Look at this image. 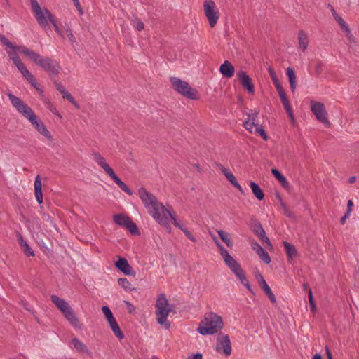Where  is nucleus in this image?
<instances>
[{
	"mask_svg": "<svg viewBox=\"0 0 359 359\" xmlns=\"http://www.w3.org/2000/svg\"><path fill=\"white\" fill-rule=\"evenodd\" d=\"M225 356H229L231 354V343L229 335L219 332L217 338L216 351L222 352Z\"/></svg>",
	"mask_w": 359,
	"mask_h": 359,
	"instance_id": "9b49d317",
	"label": "nucleus"
},
{
	"mask_svg": "<svg viewBox=\"0 0 359 359\" xmlns=\"http://www.w3.org/2000/svg\"><path fill=\"white\" fill-rule=\"evenodd\" d=\"M249 186L251 188L252 192L256 198L259 201H262L264 198V193L261 189L259 185L253 181L249 182Z\"/></svg>",
	"mask_w": 359,
	"mask_h": 359,
	"instance_id": "393cba45",
	"label": "nucleus"
},
{
	"mask_svg": "<svg viewBox=\"0 0 359 359\" xmlns=\"http://www.w3.org/2000/svg\"><path fill=\"white\" fill-rule=\"evenodd\" d=\"M111 330H112L114 334L118 339H122L124 338V334L121 330L116 318L111 321L108 322Z\"/></svg>",
	"mask_w": 359,
	"mask_h": 359,
	"instance_id": "bb28decb",
	"label": "nucleus"
},
{
	"mask_svg": "<svg viewBox=\"0 0 359 359\" xmlns=\"http://www.w3.org/2000/svg\"><path fill=\"white\" fill-rule=\"evenodd\" d=\"M224 262L233 273L242 269L241 264L233 257L226 260Z\"/></svg>",
	"mask_w": 359,
	"mask_h": 359,
	"instance_id": "cd10ccee",
	"label": "nucleus"
},
{
	"mask_svg": "<svg viewBox=\"0 0 359 359\" xmlns=\"http://www.w3.org/2000/svg\"><path fill=\"white\" fill-rule=\"evenodd\" d=\"M23 76L24 79H25L39 94H42L43 93V90L41 88V85L37 82L34 76L27 69L25 65L23 68Z\"/></svg>",
	"mask_w": 359,
	"mask_h": 359,
	"instance_id": "f3484780",
	"label": "nucleus"
},
{
	"mask_svg": "<svg viewBox=\"0 0 359 359\" xmlns=\"http://www.w3.org/2000/svg\"><path fill=\"white\" fill-rule=\"evenodd\" d=\"M254 133L259 135L263 140H268L269 137L266 134L262 126L258 122V126H255Z\"/></svg>",
	"mask_w": 359,
	"mask_h": 359,
	"instance_id": "58836bf2",
	"label": "nucleus"
},
{
	"mask_svg": "<svg viewBox=\"0 0 359 359\" xmlns=\"http://www.w3.org/2000/svg\"><path fill=\"white\" fill-rule=\"evenodd\" d=\"M220 255L222 257L224 262L231 258L232 256L230 255L228 250L224 247L221 250H219Z\"/></svg>",
	"mask_w": 359,
	"mask_h": 359,
	"instance_id": "5fc2aeb1",
	"label": "nucleus"
},
{
	"mask_svg": "<svg viewBox=\"0 0 359 359\" xmlns=\"http://www.w3.org/2000/svg\"><path fill=\"white\" fill-rule=\"evenodd\" d=\"M133 18L132 22L133 27L138 31H142L144 29V22L135 15H133Z\"/></svg>",
	"mask_w": 359,
	"mask_h": 359,
	"instance_id": "a19ab883",
	"label": "nucleus"
},
{
	"mask_svg": "<svg viewBox=\"0 0 359 359\" xmlns=\"http://www.w3.org/2000/svg\"><path fill=\"white\" fill-rule=\"evenodd\" d=\"M168 215H169L170 219L172 220L173 224L177 227L179 229H180L182 231L185 229V227L183 226V224H182L175 217V212H174V210H172V208H171V211H168Z\"/></svg>",
	"mask_w": 359,
	"mask_h": 359,
	"instance_id": "4c0bfd02",
	"label": "nucleus"
},
{
	"mask_svg": "<svg viewBox=\"0 0 359 359\" xmlns=\"http://www.w3.org/2000/svg\"><path fill=\"white\" fill-rule=\"evenodd\" d=\"M124 303L126 304V305L127 306L128 313L130 314L133 313L135 310V306L130 302H129L128 301H124Z\"/></svg>",
	"mask_w": 359,
	"mask_h": 359,
	"instance_id": "0e129e2a",
	"label": "nucleus"
},
{
	"mask_svg": "<svg viewBox=\"0 0 359 359\" xmlns=\"http://www.w3.org/2000/svg\"><path fill=\"white\" fill-rule=\"evenodd\" d=\"M222 318L214 312L206 313L198 324L197 332L201 335H212L224 327Z\"/></svg>",
	"mask_w": 359,
	"mask_h": 359,
	"instance_id": "f03ea898",
	"label": "nucleus"
},
{
	"mask_svg": "<svg viewBox=\"0 0 359 359\" xmlns=\"http://www.w3.org/2000/svg\"><path fill=\"white\" fill-rule=\"evenodd\" d=\"M170 81L173 89L184 97L192 100L199 99L197 90L192 88L188 82L177 77H170Z\"/></svg>",
	"mask_w": 359,
	"mask_h": 359,
	"instance_id": "20e7f679",
	"label": "nucleus"
},
{
	"mask_svg": "<svg viewBox=\"0 0 359 359\" xmlns=\"http://www.w3.org/2000/svg\"><path fill=\"white\" fill-rule=\"evenodd\" d=\"M39 66L48 74L50 80L56 79L61 69L59 62L50 57L42 58Z\"/></svg>",
	"mask_w": 359,
	"mask_h": 359,
	"instance_id": "0eeeda50",
	"label": "nucleus"
},
{
	"mask_svg": "<svg viewBox=\"0 0 359 359\" xmlns=\"http://www.w3.org/2000/svg\"><path fill=\"white\" fill-rule=\"evenodd\" d=\"M234 275L236 276L238 279H239L241 283L242 284L243 282L246 281L247 278L245 276V273L244 271L242 269L240 270V271H237L234 273Z\"/></svg>",
	"mask_w": 359,
	"mask_h": 359,
	"instance_id": "8fccbe9b",
	"label": "nucleus"
},
{
	"mask_svg": "<svg viewBox=\"0 0 359 359\" xmlns=\"http://www.w3.org/2000/svg\"><path fill=\"white\" fill-rule=\"evenodd\" d=\"M24 117L27 118L32 126L43 136L48 140L52 139V135L46 128L42 121L37 117L32 109L25 103L23 106Z\"/></svg>",
	"mask_w": 359,
	"mask_h": 359,
	"instance_id": "39448f33",
	"label": "nucleus"
},
{
	"mask_svg": "<svg viewBox=\"0 0 359 359\" xmlns=\"http://www.w3.org/2000/svg\"><path fill=\"white\" fill-rule=\"evenodd\" d=\"M72 344L79 352L86 353L89 352V350L88 349L87 346L77 338H73L72 339Z\"/></svg>",
	"mask_w": 359,
	"mask_h": 359,
	"instance_id": "473e14b6",
	"label": "nucleus"
},
{
	"mask_svg": "<svg viewBox=\"0 0 359 359\" xmlns=\"http://www.w3.org/2000/svg\"><path fill=\"white\" fill-rule=\"evenodd\" d=\"M259 240L262 243H265L267 246H269L271 248H273V245H272L269 238L266 236V235L264 236L263 238H261Z\"/></svg>",
	"mask_w": 359,
	"mask_h": 359,
	"instance_id": "680f3d73",
	"label": "nucleus"
},
{
	"mask_svg": "<svg viewBox=\"0 0 359 359\" xmlns=\"http://www.w3.org/2000/svg\"><path fill=\"white\" fill-rule=\"evenodd\" d=\"M62 314L74 327L81 328V325L71 306L65 312H63Z\"/></svg>",
	"mask_w": 359,
	"mask_h": 359,
	"instance_id": "6ab92c4d",
	"label": "nucleus"
},
{
	"mask_svg": "<svg viewBox=\"0 0 359 359\" xmlns=\"http://www.w3.org/2000/svg\"><path fill=\"white\" fill-rule=\"evenodd\" d=\"M50 299L52 302L57 307V309L61 311L62 313L63 312H65V311L70 307L69 304L65 301L64 299L60 298L55 294H52L50 296Z\"/></svg>",
	"mask_w": 359,
	"mask_h": 359,
	"instance_id": "4be33fe9",
	"label": "nucleus"
},
{
	"mask_svg": "<svg viewBox=\"0 0 359 359\" xmlns=\"http://www.w3.org/2000/svg\"><path fill=\"white\" fill-rule=\"evenodd\" d=\"M219 72L223 77L230 79L234 75L235 68L229 60H225L219 67Z\"/></svg>",
	"mask_w": 359,
	"mask_h": 359,
	"instance_id": "a211bd4d",
	"label": "nucleus"
},
{
	"mask_svg": "<svg viewBox=\"0 0 359 359\" xmlns=\"http://www.w3.org/2000/svg\"><path fill=\"white\" fill-rule=\"evenodd\" d=\"M174 305L168 304V300L164 294H161L156 304V316L157 323L168 330L170 327V322L168 320L169 313L172 311Z\"/></svg>",
	"mask_w": 359,
	"mask_h": 359,
	"instance_id": "7ed1b4c3",
	"label": "nucleus"
},
{
	"mask_svg": "<svg viewBox=\"0 0 359 359\" xmlns=\"http://www.w3.org/2000/svg\"><path fill=\"white\" fill-rule=\"evenodd\" d=\"M39 188V189H41V180H40V176L39 175H37L35 178V180H34V190L35 189H38Z\"/></svg>",
	"mask_w": 359,
	"mask_h": 359,
	"instance_id": "052dcab7",
	"label": "nucleus"
},
{
	"mask_svg": "<svg viewBox=\"0 0 359 359\" xmlns=\"http://www.w3.org/2000/svg\"><path fill=\"white\" fill-rule=\"evenodd\" d=\"M34 194H35L36 199L38 201V203L39 204L42 203H43L42 189H39V188L38 189H35L34 190Z\"/></svg>",
	"mask_w": 359,
	"mask_h": 359,
	"instance_id": "603ef678",
	"label": "nucleus"
},
{
	"mask_svg": "<svg viewBox=\"0 0 359 359\" xmlns=\"http://www.w3.org/2000/svg\"><path fill=\"white\" fill-rule=\"evenodd\" d=\"M7 95L12 104L19 111L20 113H22V102L19 97H15L11 93H8Z\"/></svg>",
	"mask_w": 359,
	"mask_h": 359,
	"instance_id": "c756f323",
	"label": "nucleus"
},
{
	"mask_svg": "<svg viewBox=\"0 0 359 359\" xmlns=\"http://www.w3.org/2000/svg\"><path fill=\"white\" fill-rule=\"evenodd\" d=\"M184 233L188 238L189 240H191L193 242H196V238L192 235V233L187 229L185 228L183 231Z\"/></svg>",
	"mask_w": 359,
	"mask_h": 359,
	"instance_id": "13d9d810",
	"label": "nucleus"
},
{
	"mask_svg": "<svg viewBox=\"0 0 359 359\" xmlns=\"http://www.w3.org/2000/svg\"><path fill=\"white\" fill-rule=\"evenodd\" d=\"M283 105L284 107V109L286 111V113L287 114L288 116H292V113H293L292 107L289 102V100L285 101V102H282Z\"/></svg>",
	"mask_w": 359,
	"mask_h": 359,
	"instance_id": "864d4df0",
	"label": "nucleus"
},
{
	"mask_svg": "<svg viewBox=\"0 0 359 359\" xmlns=\"http://www.w3.org/2000/svg\"><path fill=\"white\" fill-rule=\"evenodd\" d=\"M228 175H226V180L229 182L231 184H233L237 181L236 177L233 175V174L231 172V173H227Z\"/></svg>",
	"mask_w": 359,
	"mask_h": 359,
	"instance_id": "e2e57ef3",
	"label": "nucleus"
},
{
	"mask_svg": "<svg viewBox=\"0 0 359 359\" xmlns=\"http://www.w3.org/2000/svg\"><path fill=\"white\" fill-rule=\"evenodd\" d=\"M311 109L319 122L322 123L325 126H330V123L327 119V113L324 104L319 102L311 101Z\"/></svg>",
	"mask_w": 359,
	"mask_h": 359,
	"instance_id": "9d476101",
	"label": "nucleus"
},
{
	"mask_svg": "<svg viewBox=\"0 0 359 359\" xmlns=\"http://www.w3.org/2000/svg\"><path fill=\"white\" fill-rule=\"evenodd\" d=\"M243 126L247 130L252 133V128L254 126L255 127V126H258V122H252L250 121V119L248 118L243 121Z\"/></svg>",
	"mask_w": 359,
	"mask_h": 359,
	"instance_id": "a18cd8bd",
	"label": "nucleus"
},
{
	"mask_svg": "<svg viewBox=\"0 0 359 359\" xmlns=\"http://www.w3.org/2000/svg\"><path fill=\"white\" fill-rule=\"evenodd\" d=\"M23 53L24 56H26L30 61L33 62L37 65H39L43 58L41 55L25 46H24L23 48Z\"/></svg>",
	"mask_w": 359,
	"mask_h": 359,
	"instance_id": "aec40b11",
	"label": "nucleus"
},
{
	"mask_svg": "<svg viewBox=\"0 0 359 359\" xmlns=\"http://www.w3.org/2000/svg\"><path fill=\"white\" fill-rule=\"evenodd\" d=\"M203 355L201 353L191 354L187 359H202Z\"/></svg>",
	"mask_w": 359,
	"mask_h": 359,
	"instance_id": "774afa93",
	"label": "nucleus"
},
{
	"mask_svg": "<svg viewBox=\"0 0 359 359\" xmlns=\"http://www.w3.org/2000/svg\"><path fill=\"white\" fill-rule=\"evenodd\" d=\"M94 160L103 170L109 165L99 153L94 154Z\"/></svg>",
	"mask_w": 359,
	"mask_h": 359,
	"instance_id": "37998d69",
	"label": "nucleus"
},
{
	"mask_svg": "<svg viewBox=\"0 0 359 359\" xmlns=\"http://www.w3.org/2000/svg\"><path fill=\"white\" fill-rule=\"evenodd\" d=\"M117 282L118 285L126 291H133L135 290V287H131V284L126 278H120L118 279Z\"/></svg>",
	"mask_w": 359,
	"mask_h": 359,
	"instance_id": "c9c22d12",
	"label": "nucleus"
},
{
	"mask_svg": "<svg viewBox=\"0 0 359 359\" xmlns=\"http://www.w3.org/2000/svg\"><path fill=\"white\" fill-rule=\"evenodd\" d=\"M51 81L53 82L57 90L59 91L62 95L67 90L60 82H57L56 81V79H54Z\"/></svg>",
	"mask_w": 359,
	"mask_h": 359,
	"instance_id": "3c124183",
	"label": "nucleus"
},
{
	"mask_svg": "<svg viewBox=\"0 0 359 359\" xmlns=\"http://www.w3.org/2000/svg\"><path fill=\"white\" fill-rule=\"evenodd\" d=\"M298 40L299 46L302 50L304 51L308 46V37L306 33L303 30H300L298 34Z\"/></svg>",
	"mask_w": 359,
	"mask_h": 359,
	"instance_id": "f704fd0d",
	"label": "nucleus"
},
{
	"mask_svg": "<svg viewBox=\"0 0 359 359\" xmlns=\"http://www.w3.org/2000/svg\"><path fill=\"white\" fill-rule=\"evenodd\" d=\"M114 266L118 271L126 276H132L134 277L136 275V272L129 264L127 259L121 256L117 257V260L114 262Z\"/></svg>",
	"mask_w": 359,
	"mask_h": 359,
	"instance_id": "f8f14e48",
	"label": "nucleus"
},
{
	"mask_svg": "<svg viewBox=\"0 0 359 359\" xmlns=\"http://www.w3.org/2000/svg\"><path fill=\"white\" fill-rule=\"evenodd\" d=\"M104 170L114 182L118 177L115 174L114 170L108 165Z\"/></svg>",
	"mask_w": 359,
	"mask_h": 359,
	"instance_id": "de8ad7c7",
	"label": "nucleus"
},
{
	"mask_svg": "<svg viewBox=\"0 0 359 359\" xmlns=\"http://www.w3.org/2000/svg\"><path fill=\"white\" fill-rule=\"evenodd\" d=\"M114 182L118 187L124 192L131 196L133 194L132 190L119 178L118 177Z\"/></svg>",
	"mask_w": 359,
	"mask_h": 359,
	"instance_id": "ea45409f",
	"label": "nucleus"
},
{
	"mask_svg": "<svg viewBox=\"0 0 359 359\" xmlns=\"http://www.w3.org/2000/svg\"><path fill=\"white\" fill-rule=\"evenodd\" d=\"M44 11L46 13L45 18H46L47 22H48V21H49L54 27L55 31L58 34H61V30L60 29V28L57 24L56 19H55V16L50 13V11L48 8H45Z\"/></svg>",
	"mask_w": 359,
	"mask_h": 359,
	"instance_id": "7c9ffc66",
	"label": "nucleus"
},
{
	"mask_svg": "<svg viewBox=\"0 0 359 359\" xmlns=\"http://www.w3.org/2000/svg\"><path fill=\"white\" fill-rule=\"evenodd\" d=\"M24 255L28 257L35 255L34 250L25 241H24Z\"/></svg>",
	"mask_w": 359,
	"mask_h": 359,
	"instance_id": "49530a36",
	"label": "nucleus"
},
{
	"mask_svg": "<svg viewBox=\"0 0 359 359\" xmlns=\"http://www.w3.org/2000/svg\"><path fill=\"white\" fill-rule=\"evenodd\" d=\"M62 97L64 99H67L69 102H73L74 97L67 91L66 90L62 94Z\"/></svg>",
	"mask_w": 359,
	"mask_h": 359,
	"instance_id": "bf43d9fd",
	"label": "nucleus"
},
{
	"mask_svg": "<svg viewBox=\"0 0 359 359\" xmlns=\"http://www.w3.org/2000/svg\"><path fill=\"white\" fill-rule=\"evenodd\" d=\"M138 193L148 212L159 224L165 228L168 233H171L169 218L165 215V213L168 214V211H171V209L166 208L162 203L158 201L155 196L149 192L144 187L140 188Z\"/></svg>",
	"mask_w": 359,
	"mask_h": 359,
	"instance_id": "f257e3e1",
	"label": "nucleus"
},
{
	"mask_svg": "<svg viewBox=\"0 0 359 359\" xmlns=\"http://www.w3.org/2000/svg\"><path fill=\"white\" fill-rule=\"evenodd\" d=\"M271 173L284 189H287L290 188L287 180L277 168H272Z\"/></svg>",
	"mask_w": 359,
	"mask_h": 359,
	"instance_id": "5701e85b",
	"label": "nucleus"
},
{
	"mask_svg": "<svg viewBox=\"0 0 359 359\" xmlns=\"http://www.w3.org/2000/svg\"><path fill=\"white\" fill-rule=\"evenodd\" d=\"M255 279L257 280L259 285L263 290L265 294L269 298L270 301L272 303H276V298L275 295L273 294L271 287H269V285L267 284V283L264 280L262 273L259 271H257L255 273Z\"/></svg>",
	"mask_w": 359,
	"mask_h": 359,
	"instance_id": "4468645a",
	"label": "nucleus"
},
{
	"mask_svg": "<svg viewBox=\"0 0 359 359\" xmlns=\"http://www.w3.org/2000/svg\"><path fill=\"white\" fill-rule=\"evenodd\" d=\"M102 311L105 316L107 322L111 321L115 319L113 313L108 306H103L102 307Z\"/></svg>",
	"mask_w": 359,
	"mask_h": 359,
	"instance_id": "c03bdc74",
	"label": "nucleus"
},
{
	"mask_svg": "<svg viewBox=\"0 0 359 359\" xmlns=\"http://www.w3.org/2000/svg\"><path fill=\"white\" fill-rule=\"evenodd\" d=\"M224 262L233 273L242 269L241 264L233 257L226 260Z\"/></svg>",
	"mask_w": 359,
	"mask_h": 359,
	"instance_id": "c85d7f7f",
	"label": "nucleus"
},
{
	"mask_svg": "<svg viewBox=\"0 0 359 359\" xmlns=\"http://www.w3.org/2000/svg\"><path fill=\"white\" fill-rule=\"evenodd\" d=\"M126 229L130 232V233L133 236H140V231L137 226V224L131 219L128 225L126 226Z\"/></svg>",
	"mask_w": 359,
	"mask_h": 359,
	"instance_id": "e433bc0d",
	"label": "nucleus"
},
{
	"mask_svg": "<svg viewBox=\"0 0 359 359\" xmlns=\"http://www.w3.org/2000/svg\"><path fill=\"white\" fill-rule=\"evenodd\" d=\"M205 15L208 20L210 27H214L219 19V11L216 8L215 3L212 0L205 1L203 4Z\"/></svg>",
	"mask_w": 359,
	"mask_h": 359,
	"instance_id": "6e6552de",
	"label": "nucleus"
},
{
	"mask_svg": "<svg viewBox=\"0 0 359 359\" xmlns=\"http://www.w3.org/2000/svg\"><path fill=\"white\" fill-rule=\"evenodd\" d=\"M237 77L243 88L250 94L255 93V86L252 79L245 71L240 70L237 72Z\"/></svg>",
	"mask_w": 359,
	"mask_h": 359,
	"instance_id": "ddd939ff",
	"label": "nucleus"
},
{
	"mask_svg": "<svg viewBox=\"0 0 359 359\" xmlns=\"http://www.w3.org/2000/svg\"><path fill=\"white\" fill-rule=\"evenodd\" d=\"M276 90L278 93V95H279L282 102H285V101L288 100L286 93L285 92L283 86L276 88Z\"/></svg>",
	"mask_w": 359,
	"mask_h": 359,
	"instance_id": "09e8293b",
	"label": "nucleus"
},
{
	"mask_svg": "<svg viewBox=\"0 0 359 359\" xmlns=\"http://www.w3.org/2000/svg\"><path fill=\"white\" fill-rule=\"evenodd\" d=\"M217 233L220 239L227 245V247L230 248L233 247V242L230 238V235L229 233L223 230H218Z\"/></svg>",
	"mask_w": 359,
	"mask_h": 359,
	"instance_id": "72a5a7b5",
	"label": "nucleus"
},
{
	"mask_svg": "<svg viewBox=\"0 0 359 359\" xmlns=\"http://www.w3.org/2000/svg\"><path fill=\"white\" fill-rule=\"evenodd\" d=\"M32 10L38 24L44 29H50V25L45 18V7L41 8L37 0H29Z\"/></svg>",
	"mask_w": 359,
	"mask_h": 359,
	"instance_id": "1a4fd4ad",
	"label": "nucleus"
},
{
	"mask_svg": "<svg viewBox=\"0 0 359 359\" xmlns=\"http://www.w3.org/2000/svg\"><path fill=\"white\" fill-rule=\"evenodd\" d=\"M286 75L289 80V83L292 92H294L297 87V76L294 69L292 67L286 69Z\"/></svg>",
	"mask_w": 359,
	"mask_h": 359,
	"instance_id": "b1692460",
	"label": "nucleus"
},
{
	"mask_svg": "<svg viewBox=\"0 0 359 359\" xmlns=\"http://www.w3.org/2000/svg\"><path fill=\"white\" fill-rule=\"evenodd\" d=\"M323 62L320 61V60H318L316 62V64L315 65V72H316V74L318 76L323 72V69H322V67H323Z\"/></svg>",
	"mask_w": 359,
	"mask_h": 359,
	"instance_id": "6e6d98bb",
	"label": "nucleus"
},
{
	"mask_svg": "<svg viewBox=\"0 0 359 359\" xmlns=\"http://www.w3.org/2000/svg\"><path fill=\"white\" fill-rule=\"evenodd\" d=\"M283 246L285 248L287 258L289 262L293 260L298 255V252L295 246L287 241H283Z\"/></svg>",
	"mask_w": 359,
	"mask_h": 359,
	"instance_id": "412c9836",
	"label": "nucleus"
},
{
	"mask_svg": "<svg viewBox=\"0 0 359 359\" xmlns=\"http://www.w3.org/2000/svg\"><path fill=\"white\" fill-rule=\"evenodd\" d=\"M113 219L115 224L126 228L131 218L123 214H116L113 216Z\"/></svg>",
	"mask_w": 359,
	"mask_h": 359,
	"instance_id": "a878e982",
	"label": "nucleus"
},
{
	"mask_svg": "<svg viewBox=\"0 0 359 359\" xmlns=\"http://www.w3.org/2000/svg\"><path fill=\"white\" fill-rule=\"evenodd\" d=\"M259 114V111L255 110L254 113L248 114V118L251 120L252 122H259L257 118Z\"/></svg>",
	"mask_w": 359,
	"mask_h": 359,
	"instance_id": "4d7b16f0",
	"label": "nucleus"
},
{
	"mask_svg": "<svg viewBox=\"0 0 359 359\" xmlns=\"http://www.w3.org/2000/svg\"><path fill=\"white\" fill-rule=\"evenodd\" d=\"M231 185L233 186L235 188L238 189L241 194L245 195V192L244 189L241 187V186L238 183V180L236 182H234L233 184H232Z\"/></svg>",
	"mask_w": 359,
	"mask_h": 359,
	"instance_id": "338daca9",
	"label": "nucleus"
},
{
	"mask_svg": "<svg viewBox=\"0 0 359 359\" xmlns=\"http://www.w3.org/2000/svg\"><path fill=\"white\" fill-rule=\"evenodd\" d=\"M332 15H333L334 19L336 20V21L340 25L341 29L346 33H350V28H349L348 25H347V23L342 19L341 17H340L337 13L335 10H334L333 8H332Z\"/></svg>",
	"mask_w": 359,
	"mask_h": 359,
	"instance_id": "2f4dec72",
	"label": "nucleus"
},
{
	"mask_svg": "<svg viewBox=\"0 0 359 359\" xmlns=\"http://www.w3.org/2000/svg\"><path fill=\"white\" fill-rule=\"evenodd\" d=\"M0 42L6 47V51L11 60L18 67V70L22 73V64L21 63L18 54L21 52L20 47L14 46L4 35L0 34Z\"/></svg>",
	"mask_w": 359,
	"mask_h": 359,
	"instance_id": "423d86ee",
	"label": "nucleus"
},
{
	"mask_svg": "<svg viewBox=\"0 0 359 359\" xmlns=\"http://www.w3.org/2000/svg\"><path fill=\"white\" fill-rule=\"evenodd\" d=\"M231 185L233 186L235 188L238 189L241 194L245 195V192L244 189L241 187V186L238 183V180L236 182H234L233 184H232Z\"/></svg>",
	"mask_w": 359,
	"mask_h": 359,
	"instance_id": "69168bd1",
	"label": "nucleus"
},
{
	"mask_svg": "<svg viewBox=\"0 0 359 359\" xmlns=\"http://www.w3.org/2000/svg\"><path fill=\"white\" fill-rule=\"evenodd\" d=\"M252 249L256 252L259 258L266 264H270L271 259L269 253L255 240L250 243Z\"/></svg>",
	"mask_w": 359,
	"mask_h": 359,
	"instance_id": "2eb2a0df",
	"label": "nucleus"
},
{
	"mask_svg": "<svg viewBox=\"0 0 359 359\" xmlns=\"http://www.w3.org/2000/svg\"><path fill=\"white\" fill-rule=\"evenodd\" d=\"M250 227L253 233L260 239L266 236V232L260 223V222L255 217H252L250 220Z\"/></svg>",
	"mask_w": 359,
	"mask_h": 359,
	"instance_id": "dca6fc26",
	"label": "nucleus"
},
{
	"mask_svg": "<svg viewBox=\"0 0 359 359\" xmlns=\"http://www.w3.org/2000/svg\"><path fill=\"white\" fill-rule=\"evenodd\" d=\"M308 298H309V302L311 311L312 313L316 312V311H317L316 304L311 289H309Z\"/></svg>",
	"mask_w": 359,
	"mask_h": 359,
	"instance_id": "79ce46f5",
	"label": "nucleus"
}]
</instances>
